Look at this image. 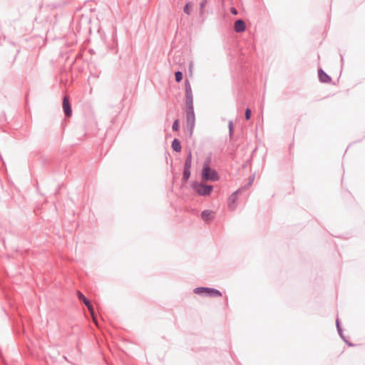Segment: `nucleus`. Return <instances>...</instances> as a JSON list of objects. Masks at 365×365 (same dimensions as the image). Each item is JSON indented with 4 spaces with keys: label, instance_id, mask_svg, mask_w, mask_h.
I'll return each instance as SVG.
<instances>
[{
    "label": "nucleus",
    "instance_id": "0eeeda50",
    "mask_svg": "<svg viewBox=\"0 0 365 365\" xmlns=\"http://www.w3.org/2000/svg\"><path fill=\"white\" fill-rule=\"evenodd\" d=\"M246 29L245 22L241 19H237L234 24V30L237 33H242Z\"/></svg>",
    "mask_w": 365,
    "mask_h": 365
},
{
    "label": "nucleus",
    "instance_id": "4be33fe9",
    "mask_svg": "<svg viewBox=\"0 0 365 365\" xmlns=\"http://www.w3.org/2000/svg\"><path fill=\"white\" fill-rule=\"evenodd\" d=\"M205 6V0H202L200 2V16H202V15H203Z\"/></svg>",
    "mask_w": 365,
    "mask_h": 365
},
{
    "label": "nucleus",
    "instance_id": "f3484780",
    "mask_svg": "<svg viewBox=\"0 0 365 365\" xmlns=\"http://www.w3.org/2000/svg\"><path fill=\"white\" fill-rule=\"evenodd\" d=\"M251 114H252L251 109L249 108H247L245 109V118L246 120H249L250 119Z\"/></svg>",
    "mask_w": 365,
    "mask_h": 365
},
{
    "label": "nucleus",
    "instance_id": "a878e982",
    "mask_svg": "<svg viewBox=\"0 0 365 365\" xmlns=\"http://www.w3.org/2000/svg\"><path fill=\"white\" fill-rule=\"evenodd\" d=\"M336 329H339V327H341L339 321L338 319H336Z\"/></svg>",
    "mask_w": 365,
    "mask_h": 365
},
{
    "label": "nucleus",
    "instance_id": "6e6552de",
    "mask_svg": "<svg viewBox=\"0 0 365 365\" xmlns=\"http://www.w3.org/2000/svg\"><path fill=\"white\" fill-rule=\"evenodd\" d=\"M318 76L322 83H329L331 81V78L321 68L318 70Z\"/></svg>",
    "mask_w": 365,
    "mask_h": 365
},
{
    "label": "nucleus",
    "instance_id": "dca6fc26",
    "mask_svg": "<svg viewBox=\"0 0 365 365\" xmlns=\"http://www.w3.org/2000/svg\"><path fill=\"white\" fill-rule=\"evenodd\" d=\"M215 217V212L207 210V223Z\"/></svg>",
    "mask_w": 365,
    "mask_h": 365
},
{
    "label": "nucleus",
    "instance_id": "7ed1b4c3",
    "mask_svg": "<svg viewBox=\"0 0 365 365\" xmlns=\"http://www.w3.org/2000/svg\"><path fill=\"white\" fill-rule=\"evenodd\" d=\"M211 153L207 156V181L217 182L220 180L219 173L212 168Z\"/></svg>",
    "mask_w": 365,
    "mask_h": 365
},
{
    "label": "nucleus",
    "instance_id": "5701e85b",
    "mask_svg": "<svg viewBox=\"0 0 365 365\" xmlns=\"http://www.w3.org/2000/svg\"><path fill=\"white\" fill-rule=\"evenodd\" d=\"M213 191V186L211 185L207 184V196L210 195Z\"/></svg>",
    "mask_w": 365,
    "mask_h": 365
},
{
    "label": "nucleus",
    "instance_id": "2eb2a0df",
    "mask_svg": "<svg viewBox=\"0 0 365 365\" xmlns=\"http://www.w3.org/2000/svg\"><path fill=\"white\" fill-rule=\"evenodd\" d=\"M175 81L177 82H180L182 79V73L181 71H175Z\"/></svg>",
    "mask_w": 365,
    "mask_h": 365
},
{
    "label": "nucleus",
    "instance_id": "f257e3e1",
    "mask_svg": "<svg viewBox=\"0 0 365 365\" xmlns=\"http://www.w3.org/2000/svg\"><path fill=\"white\" fill-rule=\"evenodd\" d=\"M185 113H186V125L187 129L192 132L195 126V113L193 108V96L191 85L187 79L185 81Z\"/></svg>",
    "mask_w": 365,
    "mask_h": 365
},
{
    "label": "nucleus",
    "instance_id": "9b49d317",
    "mask_svg": "<svg viewBox=\"0 0 365 365\" xmlns=\"http://www.w3.org/2000/svg\"><path fill=\"white\" fill-rule=\"evenodd\" d=\"M191 164H192V153H191V151H189V153L187 155L186 160H185L184 168L190 169Z\"/></svg>",
    "mask_w": 365,
    "mask_h": 365
},
{
    "label": "nucleus",
    "instance_id": "aec40b11",
    "mask_svg": "<svg viewBox=\"0 0 365 365\" xmlns=\"http://www.w3.org/2000/svg\"><path fill=\"white\" fill-rule=\"evenodd\" d=\"M193 292L195 294L205 293V287L195 288Z\"/></svg>",
    "mask_w": 365,
    "mask_h": 365
},
{
    "label": "nucleus",
    "instance_id": "9d476101",
    "mask_svg": "<svg viewBox=\"0 0 365 365\" xmlns=\"http://www.w3.org/2000/svg\"><path fill=\"white\" fill-rule=\"evenodd\" d=\"M171 146L174 151L180 152L181 150L180 142L177 138L173 140Z\"/></svg>",
    "mask_w": 365,
    "mask_h": 365
},
{
    "label": "nucleus",
    "instance_id": "39448f33",
    "mask_svg": "<svg viewBox=\"0 0 365 365\" xmlns=\"http://www.w3.org/2000/svg\"><path fill=\"white\" fill-rule=\"evenodd\" d=\"M242 191V188L240 187L236 191H235L228 198V207L230 210H234L237 207L236 202L237 200L238 194L241 193Z\"/></svg>",
    "mask_w": 365,
    "mask_h": 365
},
{
    "label": "nucleus",
    "instance_id": "a211bd4d",
    "mask_svg": "<svg viewBox=\"0 0 365 365\" xmlns=\"http://www.w3.org/2000/svg\"><path fill=\"white\" fill-rule=\"evenodd\" d=\"M254 180V176L251 177L250 179V181L246 183L244 186L241 187L243 190H247L252 185V182Z\"/></svg>",
    "mask_w": 365,
    "mask_h": 365
},
{
    "label": "nucleus",
    "instance_id": "4468645a",
    "mask_svg": "<svg viewBox=\"0 0 365 365\" xmlns=\"http://www.w3.org/2000/svg\"><path fill=\"white\" fill-rule=\"evenodd\" d=\"M228 128H229V135H230V138H231L233 135V133H234V125H233V122L232 120H230L229 123H228Z\"/></svg>",
    "mask_w": 365,
    "mask_h": 365
},
{
    "label": "nucleus",
    "instance_id": "412c9836",
    "mask_svg": "<svg viewBox=\"0 0 365 365\" xmlns=\"http://www.w3.org/2000/svg\"><path fill=\"white\" fill-rule=\"evenodd\" d=\"M184 12L187 14H190L191 12V5L190 3H187L184 7Z\"/></svg>",
    "mask_w": 365,
    "mask_h": 365
},
{
    "label": "nucleus",
    "instance_id": "20e7f679",
    "mask_svg": "<svg viewBox=\"0 0 365 365\" xmlns=\"http://www.w3.org/2000/svg\"><path fill=\"white\" fill-rule=\"evenodd\" d=\"M77 297L78 298L83 302V303L87 307L89 312L91 313L93 321L96 324V319L94 315V309L93 305L91 304V302L80 292H77Z\"/></svg>",
    "mask_w": 365,
    "mask_h": 365
},
{
    "label": "nucleus",
    "instance_id": "ddd939ff",
    "mask_svg": "<svg viewBox=\"0 0 365 365\" xmlns=\"http://www.w3.org/2000/svg\"><path fill=\"white\" fill-rule=\"evenodd\" d=\"M338 334L340 336V337L343 339V341L348 344L349 346H354L353 344L349 342L348 340L346 339L345 336H344L343 331L341 327H339V329H337Z\"/></svg>",
    "mask_w": 365,
    "mask_h": 365
},
{
    "label": "nucleus",
    "instance_id": "6ab92c4d",
    "mask_svg": "<svg viewBox=\"0 0 365 365\" xmlns=\"http://www.w3.org/2000/svg\"><path fill=\"white\" fill-rule=\"evenodd\" d=\"M180 128L179 120L177 119L173 122L172 129L173 131H178Z\"/></svg>",
    "mask_w": 365,
    "mask_h": 365
},
{
    "label": "nucleus",
    "instance_id": "f8f14e48",
    "mask_svg": "<svg viewBox=\"0 0 365 365\" xmlns=\"http://www.w3.org/2000/svg\"><path fill=\"white\" fill-rule=\"evenodd\" d=\"M190 177V169L184 168L182 180L186 182Z\"/></svg>",
    "mask_w": 365,
    "mask_h": 365
},
{
    "label": "nucleus",
    "instance_id": "423d86ee",
    "mask_svg": "<svg viewBox=\"0 0 365 365\" xmlns=\"http://www.w3.org/2000/svg\"><path fill=\"white\" fill-rule=\"evenodd\" d=\"M63 109L66 117L71 116L72 109L69 102V97L68 96H65L63 98Z\"/></svg>",
    "mask_w": 365,
    "mask_h": 365
},
{
    "label": "nucleus",
    "instance_id": "b1692460",
    "mask_svg": "<svg viewBox=\"0 0 365 365\" xmlns=\"http://www.w3.org/2000/svg\"><path fill=\"white\" fill-rule=\"evenodd\" d=\"M230 12H231V14L232 15H237L238 14V11H237V9L235 8V7H231L230 8Z\"/></svg>",
    "mask_w": 365,
    "mask_h": 365
},
{
    "label": "nucleus",
    "instance_id": "1a4fd4ad",
    "mask_svg": "<svg viewBox=\"0 0 365 365\" xmlns=\"http://www.w3.org/2000/svg\"><path fill=\"white\" fill-rule=\"evenodd\" d=\"M207 297H222V292L217 289L207 287Z\"/></svg>",
    "mask_w": 365,
    "mask_h": 365
},
{
    "label": "nucleus",
    "instance_id": "f03ea898",
    "mask_svg": "<svg viewBox=\"0 0 365 365\" xmlns=\"http://www.w3.org/2000/svg\"><path fill=\"white\" fill-rule=\"evenodd\" d=\"M200 175H201L202 182H198L197 181H192L191 182L190 186L195 192L197 193L199 195L205 196V163H204L202 165Z\"/></svg>",
    "mask_w": 365,
    "mask_h": 365
},
{
    "label": "nucleus",
    "instance_id": "bb28decb",
    "mask_svg": "<svg viewBox=\"0 0 365 365\" xmlns=\"http://www.w3.org/2000/svg\"><path fill=\"white\" fill-rule=\"evenodd\" d=\"M341 62L344 61V57L342 56H341Z\"/></svg>",
    "mask_w": 365,
    "mask_h": 365
},
{
    "label": "nucleus",
    "instance_id": "393cba45",
    "mask_svg": "<svg viewBox=\"0 0 365 365\" xmlns=\"http://www.w3.org/2000/svg\"><path fill=\"white\" fill-rule=\"evenodd\" d=\"M201 218L205 221V216H206V214H205V210H203L201 212Z\"/></svg>",
    "mask_w": 365,
    "mask_h": 365
}]
</instances>
